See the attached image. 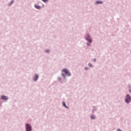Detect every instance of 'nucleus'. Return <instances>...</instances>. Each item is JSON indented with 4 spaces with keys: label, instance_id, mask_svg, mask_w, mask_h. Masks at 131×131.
<instances>
[{
    "label": "nucleus",
    "instance_id": "f257e3e1",
    "mask_svg": "<svg viewBox=\"0 0 131 131\" xmlns=\"http://www.w3.org/2000/svg\"><path fill=\"white\" fill-rule=\"evenodd\" d=\"M62 72H64L66 75H68V76H70L71 74L70 73H69V71L66 69H63L62 70Z\"/></svg>",
    "mask_w": 131,
    "mask_h": 131
},
{
    "label": "nucleus",
    "instance_id": "f03ea898",
    "mask_svg": "<svg viewBox=\"0 0 131 131\" xmlns=\"http://www.w3.org/2000/svg\"><path fill=\"white\" fill-rule=\"evenodd\" d=\"M125 101L126 103H129L131 101L130 96L128 95H127Z\"/></svg>",
    "mask_w": 131,
    "mask_h": 131
},
{
    "label": "nucleus",
    "instance_id": "7ed1b4c3",
    "mask_svg": "<svg viewBox=\"0 0 131 131\" xmlns=\"http://www.w3.org/2000/svg\"><path fill=\"white\" fill-rule=\"evenodd\" d=\"M26 131H31V126L29 124H26Z\"/></svg>",
    "mask_w": 131,
    "mask_h": 131
},
{
    "label": "nucleus",
    "instance_id": "20e7f679",
    "mask_svg": "<svg viewBox=\"0 0 131 131\" xmlns=\"http://www.w3.org/2000/svg\"><path fill=\"white\" fill-rule=\"evenodd\" d=\"M1 99L2 100H8V97L5 96H1Z\"/></svg>",
    "mask_w": 131,
    "mask_h": 131
},
{
    "label": "nucleus",
    "instance_id": "39448f33",
    "mask_svg": "<svg viewBox=\"0 0 131 131\" xmlns=\"http://www.w3.org/2000/svg\"><path fill=\"white\" fill-rule=\"evenodd\" d=\"M86 39L89 41V42H92V39L90 37V36H88V37H86Z\"/></svg>",
    "mask_w": 131,
    "mask_h": 131
},
{
    "label": "nucleus",
    "instance_id": "423d86ee",
    "mask_svg": "<svg viewBox=\"0 0 131 131\" xmlns=\"http://www.w3.org/2000/svg\"><path fill=\"white\" fill-rule=\"evenodd\" d=\"M38 78V75H35V77H34V80H35V81H36V80H37Z\"/></svg>",
    "mask_w": 131,
    "mask_h": 131
},
{
    "label": "nucleus",
    "instance_id": "0eeeda50",
    "mask_svg": "<svg viewBox=\"0 0 131 131\" xmlns=\"http://www.w3.org/2000/svg\"><path fill=\"white\" fill-rule=\"evenodd\" d=\"M96 5H98L99 4H103V2L98 1L96 2Z\"/></svg>",
    "mask_w": 131,
    "mask_h": 131
},
{
    "label": "nucleus",
    "instance_id": "6e6552de",
    "mask_svg": "<svg viewBox=\"0 0 131 131\" xmlns=\"http://www.w3.org/2000/svg\"><path fill=\"white\" fill-rule=\"evenodd\" d=\"M35 7L36 8V9H38L39 10L40 9V6L37 5H35Z\"/></svg>",
    "mask_w": 131,
    "mask_h": 131
},
{
    "label": "nucleus",
    "instance_id": "1a4fd4ad",
    "mask_svg": "<svg viewBox=\"0 0 131 131\" xmlns=\"http://www.w3.org/2000/svg\"><path fill=\"white\" fill-rule=\"evenodd\" d=\"M62 105L63 106H64V107H65L66 108H67V106H66V103H65L64 102H62Z\"/></svg>",
    "mask_w": 131,
    "mask_h": 131
},
{
    "label": "nucleus",
    "instance_id": "9d476101",
    "mask_svg": "<svg viewBox=\"0 0 131 131\" xmlns=\"http://www.w3.org/2000/svg\"><path fill=\"white\" fill-rule=\"evenodd\" d=\"M95 116H91V119H95Z\"/></svg>",
    "mask_w": 131,
    "mask_h": 131
},
{
    "label": "nucleus",
    "instance_id": "9b49d317",
    "mask_svg": "<svg viewBox=\"0 0 131 131\" xmlns=\"http://www.w3.org/2000/svg\"><path fill=\"white\" fill-rule=\"evenodd\" d=\"M89 66H90V67H93V65L91 63H89Z\"/></svg>",
    "mask_w": 131,
    "mask_h": 131
},
{
    "label": "nucleus",
    "instance_id": "f8f14e48",
    "mask_svg": "<svg viewBox=\"0 0 131 131\" xmlns=\"http://www.w3.org/2000/svg\"><path fill=\"white\" fill-rule=\"evenodd\" d=\"M43 3H47L48 2V0H42Z\"/></svg>",
    "mask_w": 131,
    "mask_h": 131
},
{
    "label": "nucleus",
    "instance_id": "ddd939ff",
    "mask_svg": "<svg viewBox=\"0 0 131 131\" xmlns=\"http://www.w3.org/2000/svg\"><path fill=\"white\" fill-rule=\"evenodd\" d=\"M49 52H50L49 50H47V51H46V53H49Z\"/></svg>",
    "mask_w": 131,
    "mask_h": 131
},
{
    "label": "nucleus",
    "instance_id": "4468645a",
    "mask_svg": "<svg viewBox=\"0 0 131 131\" xmlns=\"http://www.w3.org/2000/svg\"><path fill=\"white\" fill-rule=\"evenodd\" d=\"M117 130V131H121V130H120V129H118Z\"/></svg>",
    "mask_w": 131,
    "mask_h": 131
},
{
    "label": "nucleus",
    "instance_id": "2eb2a0df",
    "mask_svg": "<svg viewBox=\"0 0 131 131\" xmlns=\"http://www.w3.org/2000/svg\"><path fill=\"white\" fill-rule=\"evenodd\" d=\"M129 93H131V90H129Z\"/></svg>",
    "mask_w": 131,
    "mask_h": 131
},
{
    "label": "nucleus",
    "instance_id": "dca6fc26",
    "mask_svg": "<svg viewBox=\"0 0 131 131\" xmlns=\"http://www.w3.org/2000/svg\"><path fill=\"white\" fill-rule=\"evenodd\" d=\"M63 76H65V75H64V74H62Z\"/></svg>",
    "mask_w": 131,
    "mask_h": 131
},
{
    "label": "nucleus",
    "instance_id": "f3484780",
    "mask_svg": "<svg viewBox=\"0 0 131 131\" xmlns=\"http://www.w3.org/2000/svg\"><path fill=\"white\" fill-rule=\"evenodd\" d=\"M95 61H96V59L94 60V62H95Z\"/></svg>",
    "mask_w": 131,
    "mask_h": 131
}]
</instances>
